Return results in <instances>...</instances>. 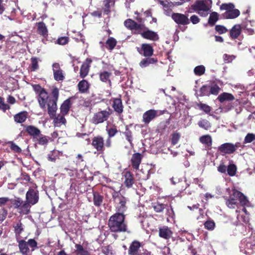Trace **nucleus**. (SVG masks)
I'll return each instance as SVG.
<instances>
[{
    "mask_svg": "<svg viewBox=\"0 0 255 255\" xmlns=\"http://www.w3.org/2000/svg\"><path fill=\"white\" fill-rule=\"evenodd\" d=\"M234 148L233 143L226 142L218 146V151L222 155L232 154L235 152Z\"/></svg>",
    "mask_w": 255,
    "mask_h": 255,
    "instance_id": "ddd939ff",
    "label": "nucleus"
},
{
    "mask_svg": "<svg viewBox=\"0 0 255 255\" xmlns=\"http://www.w3.org/2000/svg\"><path fill=\"white\" fill-rule=\"evenodd\" d=\"M165 209L166 210V215L169 217L173 218L174 216V213L172 207L167 205V207Z\"/></svg>",
    "mask_w": 255,
    "mask_h": 255,
    "instance_id": "69168bd1",
    "label": "nucleus"
},
{
    "mask_svg": "<svg viewBox=\"0 0 255 255\" xmlns=\"http://www.w3.org/2000/svg\"><path fill=\"white\" fill-rule=\"evenodd\" d=\"M217 99L220 103H223L225 101H232L235 100V97L231 93L224 92L218 97Z\"/></svg>",
    "mask_w": 255,
    "mask_h": 255,
    "instance_id": "c756f323",
    "label": "nucleus"
},
{
    "mask_svg": "<svg viewBox=\"0 0 255 255\" xmlns=\"http://www.w3.org/2000/svg\"><path fill=\"white\" fill-rule=\"evenodd\" d=\"M75 247L76 248L75 253L77 255H91L90 253L85 249L81 244H76Z\"/></svg>",
    "mask_w": 255,
    "mask_h": 255,
    "instance_id": "72a5a7b5",
    "label": "nucleus"
},
{
    "mask_svg": "<svg viewBox=\"0 0 255 255\" xmlns=\"http://www.w3.org/2000/svg\"><path fill=\"white\" fill-rule=\"evenodd\" d=\"M35 92L38 94L37 100L40 107L44 111L47 110L49 117L55 116L57 110V102L59 97V90L57 87H53L50 94L39 84L32 85Z\"/></svg>",
    "mask_w": 255,
    "mask_h": 255,
    "instance_id": "f257e3e1",
    "label": "nucleus"
},
{
    "mask_svg": "<svg viewBox=\"0 0 255 255\" xmlns=\"http://www.w3.org/2000/svg\"><path fill=\"white\" fill-rule=\"evenodd\" d=\"M31 205V203H29L27 201H25L24 203L22 202L19 208V210H20L19 212L24 215L28 214L30 212V209Z\"/></svg>",
    "mask_w": 255,
    "mask_h": 255,
    "instance_id": "f704fd0d",
    "label": "nucleus"
},
{
    "mask_svg": "<svg viewBox=\"0 0 255 255\" xmlns=\"http://www.w3.org/2000/svg\"><path fill=\"white\" fill-rule=\"evenodd\" d=\"M205 67L203 65H199L195 67L194 73L197 76H201L205 73Z\"/></svg>",
    "mask_w": 255,
    "mask_h": 255,
    "instance_id": "603ef678",
    "label": "nucleus"
},
{
    "mask_svg": "<svg viewBox=\"0 0 255 255\" xmlns=\"http://www.w3.org/2000/svg\"><path fill=\"white\" fill-rule=\"evenodd\" d=\"M115 0H104L103 8L104 14L108 15L111 12V8L115 6Z\"/></svg>",
    "mask_w": 255,
    "mask_h": 255,
    "instance_id": "a878e982",
    "label": "nucleus"
},
{
    "mask_svg": "<svg viewBox=\"0 0 255 255\" xmlns=\"http://www.w3.org/2000/svg\"><path fill=\"white\" fill-rule=\"evenodd\" d=\"M125 178L124 184L128 188H131L134 183L133 174L129 171H126L124 175Z\"/></svg>",
    "mask_w": 255,
    "mask_h": 255,
    "instance_id": "412c9836",
    "label": "nucleus"
},
{
    "mask_svg": "<svg viewBox=\"0 0 255 255\" xmlns=\"http://www.w3.org/2000/svg\"><path fill=\"white\" fill-rule=\"evenodd\" d=\"M149 170H147L145 173H144L143 169H141L140 170V173H142V175H141L140 173L139 174L140 175V180H147L149 177H150V174H149Z\"/></svg>",
    "mask_w": 255,
    "mask_h": 255,
    "instance_id": "0e129e2a",
    "label": "nucleus"
},
{
    "mask_svg": "<svg viewBox=\"0 0 255 255\" xmlns=\"http://www.w3.org/2000/svg\"><path fill=\"white\" fill-rule=\"evenodd\" d=\"M227 167L224 163H221L218 167V171L221 173H225L227 171Z\"/></svg>",
    "mask_w": 255,
    "mask_h": 255,
    "instance_id": "774afa93",
    "label": "nucleus"
},
{
    "mask_svg": "<svg viewBox=\"0 0 255 255\" xmlns=\"http://www.w3.org/2000/svg\"><path fill=\"white\" fill-rule=\"evenodd\" d=\"M27 116L28 113L26 111L21 112L14 116V120L15 122L22 124L25 121Z\"/></svg>",
    "mask_w": 255,
    "mask_h": 255,
    "instance_id": "c85d7f7f",
    "label": "nucleus"
},
{
    "mask_svg": "<svg viewBox=\"0 0 255 255\" xmlns=\"http://www.w3.org/2000/svg\"><path fill=\"white\" fill-rule=\"evenodd\" d=\"M204 225L205 228L209 231H213L215 228V223L211 219L206 221L204 223Z\"/></svg>",
    "mask_w": 255,
    "mask_h": 255,
    "instance_id": "3c124183",
    "label": "nucleus"
},
{
    "mask_svg": "<svg viewBox=\"0 0 255 255\" xmlns=\"http://www.w3.org/2000/svg\"><path fill=\"white\" fill-rule=\"evenodd\" d=\"M196 105L199 109L204 111L206 114H209L211 111V108L206 104L200 102L197 103Z\"/></svg>",
    "mask_w": 255,
    "mask_h": 255,
    "instance_id": "a18cd8bd",
    "label": "nucleus"
},
{
    "mask_svg": "<svg viewBox=\"0 0 255 255\" xmlns=\"http://www.w3.org/2000/svg\"><path fill=\"white\" fill-rule=\"evenodd\" d=\"M14 233L16 237H20V234L24 231V225L20 221L13 225Z\"/></svg>",
    "mask_w": 255,
    "mask_h": 255,
    "instance_id": "473e14b6",
    "label": "nucleus"
},
{
    "mask_svg": "<svg viewBox=\"0 0 255 255\" xmlns=\"http://www.w3.org/2000/svg\"><path fill=\"white\" fill-rule=\"evenodd\" d=\"M108 138L106 140V146L110 148L112 146L111 138L114 137L118 132L116 126L106 129Z\"/></svg>",
    "mask_w": 255,
    "mask_h": 255,
    "instance_id": "aec40b11",
    "label": "nucleus"
},
{
    "mask_svg": "<svg viewBox=\"0 0 255 255\" xmlns=\"http://www.w3.org/2000/svg\"><path fill=\"white\" fill-rule=\"evenodd\" d=\"M90 86V84L89 83L87 80L84 79L80 81L77 85L78 90L81 93H87L89 91Z\"/></svg>",
    "mask_w": 255,
    "mask_h": 255,
    "instance_id": "bb28decb",
    "label": "nucleus"
},
{
    "mask_svg": "<svg viewBox=\"0 0 255 255\" xmlns=\"http://www.w3.org/2000/svg\"><path fill=\"white\" fill-rule=\"evenodd\" d=\"M37 26V32L38 34L43 37L46 38L48 36V29L45 24L43 21H40L36 23Z\"/></svg>",
    "mask_w": 255,
    "mask_h": 255,
    "instance_id": "5701e85b",
    "label": "nucleus"
},
{
    "mask_svg": "<svg viewBox=\"0 0 255 255\" xmlns=\"http://www.w3.org/2000/svg\"><path fill=\"white\" fill-rule=\"evenodd\" d=\"M38 60L39 59L36 57H32L31 58V65L30 67L31 72L35 71L39 69Z\"/></svg>",
    "mask_w": 255,
    "mask_h": 255,
    "instance_id": "ea45409f",
    "label": "nucleus"
},
{
    "mask_svg": "<svg viewBox=\"0 0 255 255\" xmlns=\"http://www.w3.org/2000/svg\"><path fill=\"white\" fill-rule=\"evenodd\" d=\"M136 22L134 20L128 18L124 21V25L129 30H133Z\"/></svg>",
    "mask_w": 255,
    "mask_h": 255,
    "instance_id": "c03bdc74",
    "label": "nucleus"
},
{
    "mask_svg": "<svg viewBox=\"0 0 255 255\" xmlns=\"http://www.w3.org/2000/svg\"><path fill=\"white\" fill-rule=\"evenodd\" d=\"M112 107L116 113L119 115H121L124 111V106L122 99L120 98H114Z\"/></svg>",
    "mask_w": 255,
    "mask_h": 255,
    "instance_id": "6ab92c4d",
    "label": "nucleus"
},
{
    "mask_svg": "<svg viewBox=\"0 0 255 255\" xmlns=\"http://www.w3.org/2000/svg\"><path fill=\"white\" fill-rule=\"evenodd\" d=\"M235 5L233 3H222L220 7L221 10H225L226 11L222 14L224 18L235 19L240 14L239 9L235 8Z\"/></svg>",
    "mask_w": 255,
    "mask_h": 255,
    "instance_id": "20e7f679",
    "label": "nucleus"
},
{
    "mask_svg": "<svg viewBox=\"0 0 255 255\" xmlns=\"http://www.w3.org/2000/svg\"><path fill=\"white\" fill-rule=\"evenodd\" d=\"M171 18L178 25H186L190 24V20L187 15L181 13L173 12Z\"/></svg>",
    "mask_w": 255,
    "mask_h": 255,
    "instance_id": "9d476101",
    "label": "nucleus"
},
{
    "mask_svg": "<svg viewBox=\"0 0 255 255\" xmlns=\"http://www.w3.org/2000/svg\"><path fill=\"white\" fill-rule=\"evenodd\" d=\"M142 155L140 153H133L130 158L131 165L133 170H138L141 162Z\"/></svg>",
    "mask_w": 255,
    "mask_h": 255,
    "instance_id": "a211bd4d",
    "label": "nucleus"
},
{
    "mask_svg": "<svg viewBox=\"0 0 255 255\" xmlns=\"http://www.w3.org/2000/svg\"><path fill=\"white\" fill-rule=\"evenodd\" d=\"M226 204L229 208L235 209L236 207L238 206L239 203L236 199L229 198L226 200Z\"/></svg>",
    "mask_w": 255,
    "mask_h": 255,
    "instance_id": "49530a36",
    "label": "nucleus"
},
{
    "mask_svg": "<svg viewBox=\"0 0 255 255\" xmlns=\"http://www.w3.org/2000/svg\"><path fill=\"white\" fill-rule=\"evenodd\" d=\"M209 86L207 85H203L200 89V96H209Z\"/></svg>",
    "mask_w": 255,
    "mask_h": 255,
    "instance_id": "5fc2aeb1",
    "label": "nucleus"
},
{
    "mask_svg": "<svg viewBox=\"0 0 255 255\" xmlns=\"http://www.w3.org/2000/svg\"><path fill=\"white\" fill-rule=\"evenodd\" d=\"M91 145L99 153H102L105 150L106 141L101 135H97L92 138Z\"/></svg>",
    "mask_w": 255,
    "mask_h": 255,
    "instance_id": "423d86ee",
    "label": "nucleus"
},
{
    "mask_svg": "<svg viewBox=\"0 0 255 255\" xmlns=\"http://www.w3.org/2000/svg\"><path fill=\"white\" fill-rule=\"evenodd\" d=\"M70 39L68 36H61L59 37L56 41L55 42L56 44L60 45H65L67 44L69 42Z\"/></svg>",
    "mask_w": 255,
    "mask_h": 255,
    "instance_id": "864d4df0",
    "label": "nucleus"
},
{
    "mask_svg": "<svg viewBox=\"0 0 255 255\" xmlns=\"http://www.w3.org/2000/svg\"><path fill=\"white\" fill-rule=\"evenodd\" d=\"M172 235L173 232L168 227L163 226L159 228L158 236L161 238L168 240L172 237Z\"/></svg>",
    "mask_w": 255,
    "mask_h": 255,
    "instance_id": "dca6fc26",
    "label": "nucleus"
},
{
    "mask_svg": "<svg viewBox=\"0 0 255 255\" xmlns=\"http://www.w3.org/2000/svg\"><path fill=\"white\" fill-rule=\"evenodd\" d=\"M141 243L137 241L134 240L130 244L128 250V255H140V252H139L140 248L141 247Z\"/></svg>",
    "mask_w": 255,
    "mask_h": 255,
    "instance_id": "f3484780",
    "label": "nucleus"
},
{
    "mask_svg": "<svg viewBox=\"0 0 255 255\" xmlns=\"http://www.w3.org/2000/svg\"><path fill=\"white\" fill-rule=\"evenodd\" d=\"M65 115L63 114H59L56 116V113H55V116L51 118L50 117L51 119H54V122L55 125L57 126H59L62 124H65L66 123V120L64 117Z\"/></svg>",
    "mask_w": 255,
    "mask_h": 255,
    "instance_id": "2f4dec72",
    "label": "nucleus"
},
{
    "mask_svg": "<svg viewBox=\"0 0 255 255\" xmlns=\"http://www.w3.org/2000/svg\"><path fill=\"white\" fill-rule=\"evenodd\" d=\"M215 30L219 34H222L228 32V29L224 26L222 25H216L215 27Z\"/></svg>",
    "mask_w": 255,
    "mask_h": 255,
    "instance_id": "4d7b16f0",
    "label": "nucleus"
},
{
    "mask_svg": "<svg viewBox=\"0 0 255 255\" xmlns=\"http://www.w3.org/2000/svg\"><path fill=\"white\" fill-rule=\"evenodd\" d=\"M59 152L58 150H54L48 154V159L52 162H55L57 158H58Z\"/></svg>",
    "mask_w": 255,
    "mask_h": 255,
    "instance_id": "de8ad7c7",
    "label": "nucleus"
},
{
    "mask_svg": "<svg viewBox=\"0 0 255 255\" xmlns=\"http://www.w3.org/2000/svg\"><path fill=\"white\" fill-rule=\"evenodd\" d=\"M48 142V138L47 136L41 135L37 139V143L40 145H46Z\"/></svg>",
    "mask_w": 255,
    "mask_h": 255,
    "instance_id": "680f3d73",
    "label": "nucleus"
},
{
    "mask_svg": "<svg viewBox=\"0 0 255 255\" xmlns=\"http://www.w3.org/2000/svg\"><path fill=\"white\" fill-rule=\"evenodd\" d=\"M136 34H140L142 37L144 39L150 40L151 41H157L159 40V37L157 33L149 29L147 27L145 30L142 32L138 31L134 32Z\"/></svg>",
    "mask_w": 255,
    "mask_h": 255,
    "instance_id": "9b49d317",
    "label": "nucleus"
},
{
    "mask_svg": "<svg viewBox=\"0 0 255 255\" xmlns=\"http://www.w3.org/2000/svg\"><path fill=\"white\" fill-rule=\"evenodd\" d=\"M181 137V134L177 131H174L171 135L170 141L173 145H175L178 142Z\"/></svg>",
    "mask_w": 255,
    "mask_h": 255,
    "instance_id": "79ce46f5",
    "label": "nucleus"
},
{
    "mask_svg": "<svg viewBox=\"0 0 255 255\" xmlns=\"http://www.w3.org/2000/svg\"><path fill=\"white\" fill-rule=\"evenodd\" d=\"M227 171L229 176H234L237 172V167L236 165L234 164H230L227 167Z\"/></svg>",
    "mask_w": 255,
    "mask_h": 255,
    "instance_id": "09e8293b",
    "label": "nucleus"
},
{
    "mask_svg": "<svg viewBox=\"0 0 255 255\" xmlns=\"http://www.w3.org/2000/svg\"><path fill=\"white\" fill-rule=\"evenodd\" d=\"M158 60L156 57H151V56L145 57L139 63V65L141 68H145L149 66L151 64H154L157 62Z\"/></svg>",
    "mask_w": 255,
    "mask_h": 255,
    "instance_id": "4be33fe9",
    "label": "nucleus"
},
{
    "mask_svg": "<svg viewBox=\"0 0 255 255\" xmlns=\"http://www.w3.org/2000/svg\"><path fill=\"white\" fill-rule=\"evenodd\" d=\"M111 115V112L106 110L101 111L94 114L92 118V123L95 125H98L106 121Z\"/></svg>",
    "mask_w": 255,
    "mask_h": 255,
    "instance_id": "6e6552de",
    "label": "nucleus"
},
{
    "mask_svg": "<svg viewBox=\"0 0 255 255\" xmlns=\"http://www.w3.org/2000/svg\"><path fill=\"white\" fill-rule=\"evenodd\" d=\"M54 78L57 81H62L65 79L62 70L58 71H54L53 73Z\"/></svg>",
    "mask_w": 255,
    "mask_h": 255,
    "instance_id": "8fccbe9b",
    "label": "nucleus"
},
{
    "mask_svg": "<svg viewBox=\"0 0 255 255\" xmlns=\"http://www.w3.org/2000/svg\"><path fill=\"white\" fill-rule=\"evenodd\" d=\"M200 142L206 145L207 147H211L212 144V139L211 136L209 135H204L201 136L199 138Z\"/></svg>",
    "mask_w": 255,
    "mask_h": 255,
    "instance_id": "e433bc0d",
    "label": "nucleus"
},
{
    "mask_svg": "<svg viewBox=\"0 0 255 255\" xmlns=\"http://www.w3.org/2000/svg\"><path fill=\"white\" fill-rule=\"evenodd\" d=\"M219 15L217 12H212L208 19V24L211 26H214L216 22L219 20Z\"/></svg>",
    "mask_w": 255,
    "mask_h": 255,
    "instance_id": "4c0bfd02",
    "label": "nucleus"
},
{
    "mask_svg": "<svg viewBox=\"0 0 255 255\" xmlns=\"http://www.w3.org/2000/svg\"><path fill=\"white\" fill-rule=\"evenodd\" d=\"M152 206L155 212L157 213H160L167 207V205L157 202L152 203Z\"/></svg>",
    "mask_w": 255,
    "mask_h": 255,
    "instance_id": "a19ab883",
    "label": "nucleus"
},
{
    "mask_svg": "<svg viewBox=\"0 0 255 255\" xmlns=\"http://www.w3.org/2000/svg\"><path fill=\"white\" fill-rule=\"evenodd\" d=\"M9 143L10 144V148L11 150L16 153H20L21 152V148L13 141H10Z\"/></svg>",
    "mask_w": 255,
    "mask_h": 255,
    "instance_id": "e2e57ef3",
    "label": "nucleus"
},
{
    "mask_svg": "<svg viewBox=\"0 0 255 255\" xmlns=\"http://www.w3.org/2000/svg\"><path fill=\"white\" fill-rule=\"evenodd\" d=\"M33 188H29L26 193V201L34 205L39 201V191L36 189L37 186L35 184Z\"/></svg>",
    "mask_w": 255,
    "mask_h": 255,
    "instance_id": "0eeeda50",
    "label": "nucleus"
},
{
    "mask_svg": "<svg viewBox=\"0 0 255 255\" xmlns=\"http://www.w3.org/2000/svg\"><path fill=\"white\" fill-rule=\"evenodd\" d=\"M73 97L69 98L68 99L65 100L60 106V112L61 113L64 115H66L68 114L70 109L72 106V103L71 99Z\"/></svg>",
    "mask_w": 255,
    "mask_h": 255,
    "instance_id": "393cba45",
    "label": "nucleus"
},
{
    "mask_svg": "<svg viewBox=\"0 0 255 255\" xmlns=\"http://www.w3.org/2000/svg\"><path fill=\"white\" fill-rule=\"evenodd\" d=\"M112 195L113 201L116 204L117 211L116 213L124 214L128 209L127 206L128 199L122 195L119 191H114Z\"/></svg>",
    "mask_w": 255,
    "mask_h": 255,
    "instance_id": "7ed1b4c3",
    "label": "nucleus"
},
{
    "mask_svg": "<svg viewBox=\"0 0 255 255\" xmlns=\"http://www.w3.org/2000/svg\"><path fill=\"white\" fill-rule=\"evenodd\" d=\"M92 62V60L90 58H87L83 63L80 70V77L81 78L84 79L88 75Z\"/></svg>",
    "mask_w": 255,
    "mask_h": 255,
    "instance_id": "2eb2a0df",
    "label": "nucleus"
},
{
    "mask_svg": "<svg viewBox=\"0 0 255 255\" xmlns=\"http://www.w3.org/2000/svg\"><path fill=\"white\" fill-rule=\"evenodd\" d=\"M104 200V197L97 192H93V202L96 207H100L102 205Z\"/></svg>",
    "mask_w": 255,
    "mask_h": 255,
    "instance_id": "7c9ffc66",
    "label": "nucleus"
},
{
    "mask_svg": "<svg viewBox=\"0 0 255 255\" xmlns=\"http://www.w3.org/2000/svg\"><path fill=\"white\" fill-rule=\"evenodd\" d=\"M112 73L111 72L103 71L99 73V78L100 80L103 82H109L111 83V81L110 80V77Z\"/></svg>",
    "mask_w": 255,
    "mask_h": 255,
    "instance_id": "58836bf2",
    "label": "nucleus"
},
{
    "mask_svg": "<svg viewBox=\"0 0 255 255\" xmlns=\"http://www.w3.org/2000/svg\"><path fill=\"white\" fill-rule=\"evenodd\" d=\"M124 134L126 136V139L129 143L131 147L133 146V143H132V131L128 128H126V131L124 132Z\"/></svg>",
    "mask_w": 255,
    "mask_h": 255,
    "instance_id": "37998d69",
    "label": "nucleus"
},
{
    "mask_svg": "<svg viewBox=\"0 0 255 255\" xmlns=\"http://www.w3.org/2000/svg\"><path fill=\"white\" fill-rule=\"evenodd\" d=\"M117 41L115 38L110 37L108 38L106 42V47L109 50H113L116 47Z\"/></svg>",
    "mask_w": 255,
    "mask_h": 255,
    "instance_id": "c9c22d12",
    "label": "nucleus"
},
{
    "mask_svg": "<svg viewBox=\"0 0 255 255\" xmlns=\"http://www.w3.org/2000/svg\"><path fill=\"white\" fill-rule=\"evenodd\" d=\"M147 29V27L145 26V25L143 23H137L135 24V27L134 30L135 31V32L140 31L142 30H145Z\"/></svg>",
    "mask_w": 255,
    "mask_h": 255,
    "instance_id": "052dcab7",
    "label": "nucleus"
},
{
    "mask_svg": "<svg viewBox=\"0 0 255 255\" xmlns=\"http://www.w3.org/2000/svg\"><path fill=\"white\" fill-rule=\"evenodd\" d=\"M209 96L210 95H217L220 91V88L217 84H215L209 87Z\"/></svg>",
    "mask_w": 255,
    "mask_h": 255,
    "instance_id": "6e6d98bb",
    "label": "nucleus"
},
{
    "mask_svg": "<svg viewBox=\"0 0 255 255\" xmlns=\"http://www.w3.org/2000/svg\"><path fill=\"white\" fill-rule=\"evenodd\" d=\"M125 218V215L119 213H115L111 216L108 224L110 231L113 233H128Z\"/></svg>",
    "mask_w": 255,
    "mask_h": 255,
    "instance_id": "f03ea898",
    "label": "nucleus"
},
{
    "mask_svg": "<svg viewBox=\"0 0 255 255\" xmlns=\"http://www.w3.org/2000/svg\"><path fill=\"white\" fill-rule=\"evenodd\" d=\"M138 52L144 57L152 56L154 50L151 44L149 43H143L141 47H137Z\"/></svg>",
    "mask_w": 255,
    "mask_h": 255,
    "instance_id": "4468645a",
    "label": "nucleus"
},
{
    "mask_svg": "<svg viewBox=\"0 0 255 255\" xmlns=\"http://www.w3.org/2000/svg\"><path fill=\"white\" fill-rule=\"evenodd\" d=\"M22 202L23 201L20 198H17L13 201L12 204L15 208L19 209Z\"/></svg>",
    "mask_w": 255,
    "mask_h": 255,
    "instance_id": "338daca9",
    "label": "nucleus"
},
{
    "mask_svg": "<svg viewBox=\"0 0 255 255\" xmlns=\"http://www.w3.org/2000/svg\"><path fill=\"white\" fill-rule=\"evenodd\" d=\"M198 124L200 128H203L205 129H207L209 127H210V123L206 120H203L199 121Z\"/></svg>",
    "mask_w": 255,
    "mask_h": 255,
    "instance_id": "bf43d9fd",
    "label": "nucleus"
},
{
    "mask_svg": "<svg viewBox=\"0 0 255 255\" xmlns=\"http://www.w3.org/2000/svg\"><path fill=\"white\" fill-rule=\"evenodd\" d=\"M158 116V112L153 109H150L143 114L142 122L144 126H147L150 122L153 121Z\"/></svg>",
    "mask_w": 255,
    "mask_h": 255,
    "instance_id": "f8f14e48",
    "label": "nucleus"
},
{
    "mask_svg": "<svg viewBox=\"0 0 255 255\" xmlns=\"http://www.w3.org/2000/svg\"><path fill=\"white\" fill-rule=\"evenodd\" d=\"M25 131L30 135L36 137L40 134V130L33 126H25Z\"/></svg>",
    "mask_w": 255,
    "mask_h": 255,
    "instance_id": "cd10ccee",
    "label": "nucleus"
},
{
    "mask_svg": "<svg viewBox=\"0 0 255 255\" xmlns=\"http://www.w3.org/2000/svg\"><path fill=\"white\" fill-rule=\"evenodd\" d=\"M242 32V27L240 24H235L230 30V37L232 39L238 38Z\"/></svg>",
    "mask_w": 255,
    "mask_h": 255,
    "instance_id": "b1692460",
    "label": "nucleus"
},
{
    "mask_svg": "<svg viewBox=\"0 0 255 255\" xmlns=\"http://www.w3.org/2000/svg\"><path fill=\"white\" fill-rule=\"evenodd\" d=\"M229 198L238 200L240 205L243 207L248 206L249 203L247 197L235 188L232 189V193Z\"/></svg>",
    "mask_w": 255,
    "mask_h": 255,
    "instance_id": "1a4fd4ad",
    "label": "nucleus"
},
{
    "mask_svg": "<svg viewBox=\"0 0 255 255\" xmlns=\"http://www.w3.org/2000/svg\"><path fill=\"white\" fill-rule=\"evenodd\" d=\"M255 140V134L252 133H248L245 137L244 143H251Z\"/></svg>",
    "mask_w": 255,
    "mask_h": 255,
    "instance_id": "13d9d810",
    "label": "nucleus"
},
{
    "mask_svg": "<svg viewBox=\"0 0 255 255\" xmlns=\"http://www.w3.org/2000/svg\"><path fill=\"white\" fill-rule=\"evenodd\" d=\"M190 8L202 17H206L210 9L209 6L204 0H197L194 4L191 5Z\"/></svg>",
    "mask_w": 255,
    "mask_h": 255,
    "instance_id": "39448f33",
    "label": "nucleus"
}]
</instances>
